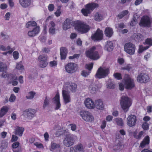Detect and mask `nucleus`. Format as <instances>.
<instances>
[{
  "label": "nucleus",
  "mask_w": 152,
  "mask_h": 152,
  "mask_svg": "<svg viewBox=\"0 0 152 152\" xmlns=\"http://www.w3.org/2000/svg\"><path fill=\"white\" fill-rule=\"evenodd\" d=\"M102 48L100 45H96L93 46L89 50L86 51V54L87 56L90 58L95 60L98 59L99 58V54L97 51Z\"/></svg>",
  "instance_id": "f257e3e1"
},
{
  "label": "nucleus",
  "mask_w": 152,
  "mask_h": 152,
  "mask_svg": "<svg viewBox=\"0 0 152 152\" xmlns=\"http://www.w3.org/2000/svg\"><path fill=\"white\" fill-rule=\"evenodd\" d=\"M90 27L85 22H78L75 25V30L78 32L83 34L86 33L89 30Z\"/></svg>",
  "instance_id": "f03ea898"
},
{
  "label": "nucleus",
  "mask_w": 152,
  "mask_h": 152,
  "mask_svg": "<svg viewBox=\"0 0 152 152\" xmlns=\"http://www.w3.org/2000/svg\"><path fill=\"white\" fill-rule=\"evenodd\" d=\"M98 6V4L96 3H91L87 4L84 6L85 8L81 10V12L84 16H87L94 9Z\"/></svg>",
  "instance_id": "7ed1b4c3"
},
{
  "label": "nucleus",
  "mask_w": 152,
  "mask_h": 152,
  "mask_svg": "<svg viewBox=\"0 0 152 152\" xmlns=\"http://www.w3.org/2000/svg\"><path fill=\"white\" fill-rule=\"evenodd\" d=\"M120 105L121 108L125 112L127 111L131 105V103L130 99L127 96L125 95L122 96Z\"/></svg>",
  "instance_id": "20e7f679"
},
{
  "label": "nucleus",
  "mask_w": 152,
  "mask_h": 152,
  "mask_svg": "<svg viewBox=\"0 0 152 152\" xmlns=\"http://www.w3.org/2000/svg\"><path fill=\"white\" fill-rule=\"evenodd\" d=\"M109 73L108 68L105 66H101L98 69L95 75L96 78L101 79L105 77Z\"/></svg>",
  "instance_id": "39448f33"
},
{
  "label": "nucleus",
  "mask_w": 152,
  "mask_h": 152,
  "mask_svg": "<svg viewBox=\"0 0 152 152\" xmlns=\"http://www.w3.org/2000/svg\"><path fill=\"white\" fill-rule=\"evenodd\" d=\"M77 139V137L75 135L68 134L64 138L63 143L66 146L69 147L74 144L75 140Z\"/></svg>",
  "instance_id": "423d86ee"
},
{
  "label": "nucleus",
  "mask_w": 152,
  "mask_h": 152,
  "mask_svg": "<svg viewBox=\"0 0 152 152\" xmlns=\"http://www.w3.org/2000/svg\"><path fill=\"white\" fill-rule=\"evenodd\" d=\"M79 114L82 118L86 121L91 122L94 120L93 116L88 111L82 110L80 112Z\"/></svg>",
  "instance_id": "0eeeda50"
},
{
  "label": "nucleus",
  "mask_w": 152,
  "mask_h": 152,
  "mask_svg": "<svg viewBox=\"0 0 152 152\" xmlns=\"http://www.w3.org/2000/svg\"><path fill=\"white\" fill-rule=\"evenodd\" d=\"M125 51L130 55L134 54L136 49L135 45L129 42L125 44L124 46Z\"/></svg>",
  "instance_id": "6e6552de"
},
{
  "label": "nucleus",
  "mask_w": 152,
  "mask_h": 152,
  "mask_svg": "<svg viewBox=\"0 0 152 152\" xmlns=\"http://www.w3.org/2000/svg\"><path fill=\"white\" fill-rule=\"evenodd\" d=\"M36 113V111L35 109L29 108L23 111V115L26 118L31 120L34 117Z\"/></svg>",
  "instance_id": "1a4fd4ad"
},
{
  "label": "nucleus",
  "mask_w": 152,
  "mask_h": 152,
  "mask_svg": "<svg viewBox=\"0 0 152 152\" xmlns=\"http://www.w3.org/2000/svg\"><path fill=\"white\" fill-rule=\"evenodd\" d=\"M152 23V18L148 16L145 15L141 18L139 24L141 26L148 27Z\"/></svg>",
  "instance_id": "9d476101"
},
{
  "label": "nucleus",
  "mask_w": 152,
  "mask_h": 152,
  "mask_svg": "<svg viewBox=\"0 0 152 152\" xmlns=\"http://www.w3.org/2000/svg\"><path fill=\"white\" fill-rule=\"evenodd\" d=\"M67 86H65L64 88L62 90V95L65 104L69 103L71 102V97L70 95V92L67 91L66 87Z\"/></svg>",
  "instance_id": "9b49d317"
},
{
  "label": "nucleus",
  "mask_w": 152,
  "mask_h": 152,
  "mask_svg": "<svg viewBox=\"0 0 152 152\" xmlns=\"http://www.w3.org/2000/svg\"><path fill=\"white\" fill-rule=\"evenodd\" d=\"M95 100L90 98H87L84 101V104L86 108L90 110L95 109Z\"/></svg>",
  "instance_id": "f8f14e48"
},
{
  "label": "nucleus",
  "mask_w": 152,
  "mask_h": 152,
  "mask_svg": "<svg viewBox=\"0 0 152 152\" xmlns=\"http://www.w3.org/2000/svg\"><path fill=\"white\" fill-rule=\"evenodd\" d=\"M137 122V118L136 116L133 115H129L126 119V124L129 127L134 126Z\"/></svg>",
  "instance_id": "ddd939ff"
},
{
  "label": "nucleus",
  "mask_w": 152,
  "mask_h": 152,
  "mask_svg": "<svg viewBox=\"0 0 152 152\" xmlns=\"http://www.w3.org/2000/svg\"><path fill=\"white\" fill-rule=\"evenodd\" d=\"M77 65L73 63H70L65 66V69L67 72L69 73H72L75 72L77 70Z\"/></svg>",
  "instance_id": "4468645a"
},
{
  "label": "nucleus",
  "mask_w": 152,
  "mask_h": 152,
  "mask_svg": "<svg viewBox=\"0 0 152 152\" xmlns=\"http://www.w3.org/2000/svg\"><path fill=\"white\" fill-rule=\"evenodd\" d=\"M123 82L124 83L126 89H131L134 87L133 80L128 76L124 79Z\"/></svg>",
  "instance_id": "2eb2a0df"
},
{
  "label": "nucleus",
  "mask_w": 152,
  "mask_h": 152,
  "mask_svg": "<svg viewBox=\"0 0 152 152\" xmlns=\"http://www.w3.org/2000/svg\"><path fill=\"white\" fill-rule=\"evenodd\" d=\"M103 31L99 29L91 36V38L94 41L101 40L103 39Z\"/></svg>",
  "instance_id": "dca6fc26"
},
{
  "label": "nucleus",
  "mask_w": 152,
  "mask_h": 152,
  "mask_svg": "<svg viewBox=\"0 0 152 152\" xmlns=\"http://www.w3.org/2000/svg\"><path fill=\"white\" fill-rule=\"evenodd\" d=\"M53 103L55 106V109L58 110L61 106L60 100V95L58 93H57L55 96L52 99Z\"/></svg>",
  "instance_id": "f3484780"
},
{
  "label": "nucleus",
  "mask_w": 152,
  "mask_h": 152,
  "mask_svg": "<svg viewBox=\"0 0 152 152\" xmlns=\"http://www.w3.org/2000/svg\"><path fill=\"white\" fill-rule=\"evenodd\" d=\"M149 79L148 76L144 73H141L139 75L137 78V81L140 83H145L148 81Z\"/></svg>",
  "instance_id": "a211bd4d"
},
{
  "label": "nucleus",
  "mask_w": 152,
  "mask_h": 152,
  "mask_svg": "<svg viewBox=\"0 0 152 152\" xmlns=\"http://www.w3.org/2000/svg\"><path fill=\"white\" fill-rule=\"evenodd\" d=\"M84 151V148L81 144H79L75 146L74 148H71L70 149V152H80Z\"/></svg>",
  "instance_id": "6ab92c4d"
},
{
  "label": "nucleus",
  "mask_w": 152,
  "mask_h": 152,
  "mask_svg": "<svg viewBox=\"0 0 152 152\" xmlns=\"http://www.w3.org/2000/svg\"><path fill=\"white\" fill-rule=\"evenodd\" d=\"M8 81L12 85L15 86L18 84L17 77L16 75L12 74L9 75L8 76Z\"/></svg>",
  "instance_id": "aec40b11"
},
{
  "label": "nucleus",
  "mask_w": 152,
  "mask_h": 152,
  "mask_svg": "<svg viewBox=\"0 0 152 152\" xmlns=\"http://www.w3.org/2000/svg\"><path fill=\"white\" fill-rule=\"evenodd\" d=\"M95 108L99 110H102L104 109V105L103 101L100 99L95 100Z\"/></svg>",
  "instance_id": "412c9836"
},
{
  "label": "nucleus",
  "mask_w": 152,
  "mask_h": 152,
  "mask_svg": "<svg viewBox=\"0 0 152 152\" xmlns=\"http://www.w3.org/2000/svg\"><path fill=\"white\" fill-rule=\"evenodd\" d=\"M49 33L50 35H54L56 33V24L54 22L52 21L50 22L49 26Z\"/></svg>",
  "instance_id": "4be33fe9"
},
{
  "label": "nucleus",
  "mask_w": 152,
  "mask_h": 152,
  "mask_svg": "<svg viewBox=\"0 0 152 152\" xmlns=\"http://www.w3.org/2000/svg\"><path fill=\"white\" fill-rule=\"evenodd\" d=\"M40 30V27L39 26H37L32 29L28 32V35L30 37H34L36 36L39 32Z\"/></svg>",
  "instance_id": "5701e85b"
},
{
  "label": "nucleus",
  "mask_w": 152,
  "mask_h": 152,
  "mask_svg": "<svg viewBox=\"0 0 152 152\" xmlns=\"http://www.w3.org/2000/svg\"><path fill=\"white\" fill-rule=\"evenodd\" d=\"M24 131V129L23 127L16 126L15 127L14 132L15 134L21 137L22 136Z\"/></svg>",
  "instance_id": "b1692460"
},
{
  "label": "nucleus",
  "mask_w": 152,
  "mask_h": 152,
  "mask_svg": "<svg viewBox=\"0 0 152 152\" xmlns=\"http://www.w3.org/2000/svg\"><path fill=\"white\" fill-rule=\"evenodd\" d=\"M104 17L102 15L100 12H96L93 16V19L95 21L99 22L103 20Z\"/></svg>",
  "instance_id": "393cba45"
},
{
  "label": "nucleus",
  "mask_w": 152,
  "mask_h": 152,
  "mask_svg": "<svg viewBox=\"0 0 152 152\" xmlns=\"http://www.w3.org/2000/svg\"><path fill=\"white\" fill-rule=\"evenodd\" d=\"M67 53V50L66 48L61 47L60 49V55L61 58L62 60L65 59Z\"/></svg>",
  "instance_id": "a878e982"
},
{
  "label": "nucleus",
  "mask_w": 152,
  "mask_h": 152,
  "mask_svg": "<svg viewBox=\"0 0 152 152\" xmlns=\"http://www.w3.org/2000/svg\"><path fill=\"white\" fill-rule=\"evenodd\" d=\"M113 43L112 42L107 41L105 43L104 47L105 50L109 52L113 50Z\"/></svg>",
  "instance_id": "bb28decb"
},
{
  "label": "nucleus",
  "mask_w": 152,
  "mask_h": 152,
  "mask_svg": "<svg viewBox=\"0 0 152 152\" xmlns=\"http://www.w3.org/2000/svg\"><path fill=\"white\" fill-rule=\"evenodd\" d=\"M65 85L67 86L66 87L67 91H69L68 89L69 88L72 92H74L75 91L77 88V85L75 83H71L69 84H66L64 86V88Z\"/></svg>",
  "instance_id": "cd10ccee"
},
{
  "label": "nucleus",
  "mask_w": 152,
  "mask_h": 152,
  "mask_svg": "<svg viewBox=\"0 0 152 152\" xmlns=\"http://www.w3.org/2000/svg\"><path fill=\"white\" fill-rule=\"evenodd\" d=\"M70 20L68 19H66L62 24V28L64 30H66L71 27Z\"/></svg>",
  "instance_id": "c85d7f7f"
},
{
  "label": "nucleus",
  "mask_w": 152,
  "mask_h": 152,
  "mask_svg": "<svg viewBox=\"0 0 152 152\" xmlns=\"http://www.w3.org/2000/svg\"><path fill=\"white\" fill-rule=\"evenodd\" d=\"M19 2L22 7L26 8L30 5L31 0H19Z\"/></svg>",
  "instance_id": "c756f323"
},
{
  "label": "nucleus",
  "mask_w": 152,
  "mask_h": 152,
  "mask_svg": "<svg viewBox=\"0 0 152 152\" xmlns=\"http://www.w3.org/2000/svg\"><path fill=\"white\" fill-rule=\"evenodd\" d=\"M150 138L148 136H146L143 139V140L140 143V147L143 148L145 145H148L149 143Z\"/></svg>",
  "instance_id": "7c9ffc66"
},
{
  "label": "nucleus",
  "mask_w": 152,
  "mask_h": 152,
  "mask_svg": "<svg viewBox=\"0 0 152 152\" xmlns=\"http://www.w3.org/2000/svg\"><path fill=\"white\" fill-rule=\"evenodd\" d=\"M20 143L18 142H15L13 143L12 145V151L14 152H20L21 149L19 147Z\"/></svg>",
  "instance_id": "2f4dec72"
},
{
  "label": "nucleus",
  "mask_w": 152,
  "mask_h": 152,
  "mask_svg": "<svg viewBox=\"0 0 152 152\" xmlns=\"http://www.w3.org/2000/svg\"><path fill=\"white\" fill-rule=\"evenodd\" d=\"M9 110L8 107L5 106L2 107L0 110V118L6 115Z\"/></svg>",
  "instance_id": "473e14b6"
},
{
  "label": "nucleus",
  "mask_w": 152,
  "mask_h": 152,
  "mask_svg": "<svg viewBox=\"0 0 152 152\" xmlns=\"http://www.w3.org/2000/svg\"><path fill=\"white\" fill-rule=\"evenodd\" d=\"M144 133L143 131H141L138 132L137 130H136L133 132V135L134 138L137 139H140Z\"/></svg>",
  "instance_id": "72a5a7b5"
},
{
  "label": "nucleus",
  "mask_w": 152,
  "mask_h": 152,
  "mask_svg": "<svg viewBox=\"0 0 152 152\" xmlns=\"http://www.w3.org/2000/svg\"><path fill=\"white\" fill-rule=\"evenodd\" d=\"M88 89L90 92L92 94H95L98 90L96 86L94 84H92L90 85Z\"/></svg>",
  "instance_id": "f704fd0d"
},
{
  "label": "nucleus",
  "mask_w": 152,
  "mask_h": 152,
  "mask_svg": "<svg viewBox=\"0 0 152 152\" xmlns=\"http://www.w3.org/2000/svg\"><path fill=\"white\" fill-rule=\"evenodd\" d=\"M114 121L115 124L119 126H123L124 125V121L122 118H116L114 120Z\"/></svg>",
  "instance_id": "c9c22d12"
},
{
  "label": "nucleus",
  "mask_w": 152,
  "mask_h": 152,
  "mask_svg": "<svg viewBox=\"0 0 152 152\" xmlns=\"http://www.w3.org/2000/svg\"><path fill=\"white\" fill-rule=\"evenodd\" d=\"M104 34L107 37H111L113 34L112 29L110 27L106 28L104 31Z\"/></svg>",
  "instance_id": "e433bc0d"
},
{
  "label": "nucleus",
  "mask_w": 152,
  "mask_h": 152,
  "mask_svg": "<svg viewBox=\"0 0 152 152\" xmlns=\"http://www.w3.org/2000/svg\"><path fill=\"white\" fill-rule=\"evenodd\" d=\"M60 147L59 144L52 142L51 143V145L50 147V150L51 151H53L59 148Z\"/></svg>",
  "instance_id": "4c0bfd02"
},
{
  "label": "nucleus",
  "mask_w": 152,
  "mask_h": 152,
  "mask_svg": "<svg viewBox=\"0 0 152 152\" xmlns=\"http://www.w3.org/2000/svg\"><path fill=\"white\" fill-rule=\"evenodd\" d=\"M138 17L139 15L137 14H134L133 19L130 24L131 26H134L137 24Z\"/></svg>",
  "instance_id": "58836bf2"
},
{
  "label": "nucleus",
  "mask_w": 152,
  "mask_h": 152,
  "mask_svg": "<svg viewBox=\"0 0 152 152\" xmlns=\"http://www.w3.org/2000/svg\"><path fill=\"white\" fill-rule=\"evenodd\" d=\"M133 38L137 41H140L144 39L143 37L140 34L136 33L133 34Z\"/></svg>",
  "instance_id": "ea45409f"
},
{
  "label": "nucleus",
  "mask_w": 152,
  "mask_h": 152,
  "mask_svg": "<svg viewBox=\"0 0 152 152\" xmlns=\"http://www.w3.org/2000/svg\"><path fill=\"white\" fill-rule=\"evenodd\" d=\"M15 68L20 72H22L24 70V67L22 63L20 61L16 64Z\"/></svg>",
  "instance_id": "a19ab883"
},
{
  "label": "nucleus",
  "mask_w": 152,
  "mask_h": 152,
  "mask_svg": "<svg viewBox=\"0 0 152 152\" xmlns=\"http://www.w3.org/2000/svg\"><path fill=\"white\" fill-rule=\"evenodd\" d=\"M36 93L35 92L31 91L28 92L26 94V97L28 99H32L35 95Z\"/></svg>",
  "instance_id": "79ce46f5"
},
{
  "label": "nucleus",
  "mask_w": 152,
  "mask_h": 152,
  "mask_svg": "<svg viewBox=\"0 0 152 152\" xmlns=\"http://www.w3.org/2000/svg\"><path fill=\"white\" fill-rule=\"evenodd\" d=\"M50 100V97L48 96L46 97L43 105V109L45 108L48 106L49 104Z\"/></svg>",
  "instance_id": "37998d69"
},
{
  "label": "nucleus",
  "mask_w": 152,
  "mask_h": 152,
  "mask_svg": "<svg viewBox=\"0 0 152 152\" xmlns=\"http://www.w3.org/2000/svg\"><path fill=\"white\" fill-rule=\"evenodd\" d=\"M37 25L36 22L33 21H31L28 22L26 25V28H30L35 26Z\"/></svg>",
  "instance_id": "c03bdc74"
},
{
  "label": "nucleus",
  "mask_w": 152,
  "mask_h": 152,
  "mask_svg": "<svg viewBox=\"0 0 152 152\" xmlns=\"http://www.w3.org/2000/svg\"><path fill=\"white\" fill-rule=\"evenodd\" d=\"M106 88L110 89H113L115 88V84L113 81L108 82L106 84Z\"/></svg>",
  "instance_id": "a18cd8bd"
},
{
  "label": "nucleus",
  "mask_w": 152,
  "mask_h": 152,
  "mask_svg": "<svg viewBox=\"0 0 152 152\" xmlns=\"http://www.w3.org/2000/svg\"><path fill=\"white\" fill-rule=\"evenodd\" d=\"M47 57L45 55H41L38 58V61H47Z\"/></svg>",
  "instance_id": "49530a36"
},
{
  "label": "nucleus",
  "mask_w": 152,
  "mask_h": 152,
  "mask_svg": "<svg viewBox=\"0 0 152 152\" xmlns=\"http://www.w3.org/2000/svg\"><path fill=\"white\" fill-rule=\"evenodd\" d=\"M7 69L6 65L2 62L0 61V72H4Z\"/></svg>",
  "instance_id": "de8ad7c7"
},
{
  "label": "nucleus",
  "mask_w": 152,
  "mask_h": 152,
  "mask_svg": "<svg viewBox=\"0 0 152 152\" xmlns=\"http://www.w3.org/2000/svg\"><path fill=\"white\" fill-rule=\"evenodd\" d=\"M149 47V46L143 47L142 45L140 46L138 50V53H142L144 51L148 49Z\"/></svg>",
  "instance_id": "09e8293b"
},
{
  "label": "nucleus",
  "mask_w": 152,
  "mask_h": 152,
  "mask_svg": "<svg viewBox=\"0 0 152 152\" xmlns=\"http://www.w3.org/2000/svg\"><path fill=\"white\" fill-rule=\"evenodd\" d=\"M127 15H129L128 11L127 10H125L122 12L121 14L118 15V17L120 18H121L124 16Z\"/></svg>",
  "instance_id": "8fccbe9b"
},
{
  "label": "nucleus",
  "mask_w": 152,
  "mask_h": 152,
  "mask_svg": "<svg viewBox=\"0 0 152 152\" xmlns=\"http://www.w3.org/2000/svg\"><path fill=\"white\" fill-rule=\"evenodd\" d=\"M34 145L39 149H43L44 148V147L43 145L40 142H36L34 143Z\"/></svg>",
  "instance_id": "3c124183"
},
{
  "label": "nucleus",
  "mask_w": 152,
  "mask_h": 152,
  "mask_svg": "<svg viewBox=\"0 0 152 152\" xmlns=\"http://www.w3.org/2000/svg\"><path fill=\"white\" fill-rule=\"evenodd\" d=\"M10 46H8L5 47L4 45L0 44V50L3 51L8 50L10 49Z\"/></svg>",
  "instance_id": "603ef678"
},
{
  "label": "nucleus",
  "mask_w": 152,
  "mask_h": 152,
  "mask_svg": "<svg viewBox=\"0 0 152 152\" xmlns=\"http://www.w3.org/2000/svg\"><path fill=\"white\" fill-rule=\"evenodd\" d=\"M142 127L144 130H148L149 129V124L146 122H143L142 124Z\"/></svg>",
  "instance_id": "864d4df0"
},
{
  "label": "nucleus",
  "mask_w": 152,
  "mask_h": 152,
  "mask_svg": "<svg viewBox=\"0 0 152 152\" xmlns=\"http://www.w3.org/2000/svg\"><path fill=\"white\" fill-rule=\"evenodd\" d=\"M39 62V66L41 67H45L48 64L47 61Z\"/></svg>",
  "instance_id": "5fc2aeb1"
},
{
  "label": "nucleus",
  "mask_w": 152,
  "mask_h": 152,
  "mask_svg": "<svg viewBox=\"0 0 152 152\" xmlns=\"http://www.w3.org/2000/svg\"><path fill=\"white\" fill-rule=\"evenodd\" d=\"M107 125L106 121L105 120H103L101 121L100 127L102 129H104L106 127Z\"/></svg>",
  "instance_id": "6e6d98bb"
},
{
  "label": "nucleus",
  "mask_w": 152,
  "mask_h": 152,
  "mask_svg": "<svg viewBox=\"0 0 152 152\" xmlns=\"http://www.w3.org/2000/svg\"><path fill=\"white\" fill-rule=\"evenodd\" d=\"M16 99V97L13 94H12L9 99V101L11 102H15Z\"/></svg>",
  "instance_id": "4d7b16f0"
},
{
  "label": "nucleus",
  "mask_w": 152,
  "mask_h": 152,
  "mask_svg": "<svg viewBox=\"0 0 152 152\" xmlns=\"http://www.w3.org/2000/svg\"><path fill=\"white\" fill-rule=\"evenodd\" d=\"M114 77L117 80H120L122 79L121 74L119 73H115L113 74Z\"/></svg>",
  "instance_id": "13d9d810"
},
{
  "label": "nucleus",
  "mask_w": 152,
  "mask_h": 152,
  "mask_svg": "<svg viewBox=\"0 0 152 152\" xmlns=\"http://www.w3.org/2000/svg\"><path fill=\"white\" fill-rule=\"evenodd\" d=\"M8 7V5L7 4L3 3L0 5V9L1 10H5Z\"/></svg>",
  "instance_id": "bf43d9fd"
},
{
  "label": "nucleus",
  "mask_w": 152,
  "mask_h": 152,
  "mask_svg": "<svg viewBox=\"0 0 152 152\" xmlns=\"http://www.w3.org/2000/svg\"><path fill=\"white\" fill-rule=\"evenodd\" d=\"M54 13L56 16L57 17H58L60 16L61 14V11L60 8H57L56 11Z\"/></svg>",
  "instance_id": "052dcab7"
},
{
  "label": "nucleus",
  "mask_w": 152,
  "mask_h": 152,
  "mask_svg": "<svg viewBox=\"0 0 152 152\" xmlns=\"http://www.w3.org/2000/svg\"><path fill=\"white\" fill-rule=\"evenodd\" d=\"M19 53L17 51H15L13 53V56L15 60L19 58Z\"/></svg>",
  "instance_id": "680f3d73"
},
{
  "label": "nucleus",
  "mask_w": 152,
  "mask_h": 152,
  "mask_svg": "<svg viewBox=\"0 0 152 152\" xmlns=\"http://www.w3.org/2000/svg\"><path fill=\"white\" fill-rule=\"evenodd\" d=\"M151 58V55L150 53H147L144 56V59L148 61Z\"/></svg>",
  "instance_id": "e2e57ef3"
},
{
  "label": "nucleus",
  "mask_w": 152,
  "mask_h": 152,
  "mask_svg": "<svg viewBox=\"0 0 152 152\" xmlns=\"http://www.w3.org/2000/svg\"><path fill=\"white\" fill-rule=\"evenodd\" d=\"M55 7L54 5L52 4H49L48 6V9L50 12L53 11Z\"/></svg>",
  "instance_id": "0e129e2a"
},
{
  "label": "nucleus",
  "mask_w": 152,
  "mask_h": 152,
  "mask_svg": "<svg viewBox=\"0 0 152 152\" xmlns=\"http://www.w3.org/2000/svg\"><path fill=\"white\" fill-rule=\"evenodd\" d=\"M93 64L92 63L88 64L86 65V68L89 70H90L93 67Z\"/></svg>",
  "instance_id": "69168bd1"
},
{
  "label": "nucleus",
  "mask_w": 152,
  "mask_h": 152,
  "mask_svg": "<svg viewBox=\"0 0 152 152\" xmlns=\"http://www.w3.org/2000/svg\"><path fill=\"white\" fill-rule=\"evenodd\" d=\"M50 66L51 67H55L57 65V63L55 61H53L50 62L49 63Z\"/></svg>",
  "instance_id": "338daca9"
},
{
  "label": "nucleus",
  "mask_w": 152,
  "mask_h": 152,
  "mask_svg": "<svg viewBox=\"0 0 152 152\" xmlns=\"http://www.w3.org/2000/svg\"><path fill=\"white\" fill-rule=\"evenodd\" d=\"M145 43L149 45L150 46H151L152 45V39H147L145 40Z\"/></svg>",
  "instance_id": "774afa93"
}]
</instances>
